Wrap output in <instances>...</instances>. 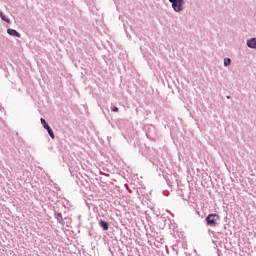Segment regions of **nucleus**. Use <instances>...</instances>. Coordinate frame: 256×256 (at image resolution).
I'll list each match as a JSON object with an SVG mask.
<instances>
[{"label": "nucleus", "instance_id": "nucleus-2", "mask_svg": "<svg viewBox=\"0 0 256 256\" xmlns=\"http://www.w3.org/2000/svg\"><path fill=\"white\" fill-rule=\"evenodd\" d=\"M40 121H41L44 129H46V131H48V134L51 137V139H55V133L53 132L51 127L49 125H47V121H45L44 118H41Z\"/></svg>", "mask_w": 256, "mask_h": 256}, {"label": "nucleus", "instance_id": "nucleus-1", "mask_svg": "<svg viewBox=\"0 0 256 256\" xmlns=\"http://www.w3.org/2000/svg\"><path fill=\"white\" fill-rule=\"evenodd\" d=\"M220 217L218 214H209L205 221L209 227H215L217 225V221H219Z\"/></svg>", "mask_w": 256, "mask_h": 256}, {"label": "nucleus", "instance_id": "nucleus-8", "mask_svg": "<svg viewBox=\"0 0 256 256\" xmlns=\"http://www.w3.org/2000/svg\"><path fill=\"white\" fill-rule=\"evenodd\" d=\"M56 219H57L58 223H63V215H61V213H58L56 215Z\"/></svg>", "mask_w": 256, "mask_h": 256}, {"label": "nucleus", "instance_id": "nucleus-7", "mask_svg": "<svg viewBox=\"0 0 256 256\" xmlns=\"http://www.w3.org/2000/svg\"><path fill=\"white\" fill-rule=\"evenodd\" d=\"M0 17H1L2 21H5V23H11V20H9V18H7V16H5V14H3V12H0Z\"/></svg>", "mask_w": 256, "mask_h": 256}, {"label": "nucleus", "instance_id": "nucleus-10", "mask_svg": "<svg viewBox=\"0 0 256 256\" xmlns=\"http://www.w3.org/2000/svg\"><path fill=\"white\" fill-rule=\"evenodd\" d=\"M112 111H113L114 113H117V112L119 111V108H117L116 106H114V107L112 108Z\"/></svg>", "mask_w": 256, "mask_h": 256}, {"label": "nucleus", "instance_id": "nucleus-3", "mask_svg": "<svg viewBox=\"0 0 256 256\" xmlns=\"http://www.w3.org/2000/svg\"><path fill=\"white\" fill-rule=\"evenodd\" d=\"M184 3L185 2L183 0H176V2L172 3V7L174 11H176L177 13H179L180 11H183Z\"/></svg>", "mask_w": 256, "mask_h": 256}, {"label": "nucleus", "instance_id": "nucleus-5", "mask_svg": "<svg viewBox=\"0 0 256 256\" xmlns=\"http://www.w3.org/2000/svg\"><path fill=\"white\" fill-rule=\"evenodd\" d=\"M7 33H8V35H12L13 37H21V34L19 32H17V30H15V29L9 28L7 30Z\"/></svg>", "mask_w": 256, "mask_h": 256}, {"label": "nucleus", "instance_id": "nucleus-4", "mask_svg": "<svg viewBox=\"0 0 256 256\" xmlns=\"http://www.w3.org/2000/svg\"><path fill=\"white\" fill-rule=\"evenodd\" d=\"M247 46L250 47V49H256V38L247 40Z\"/></svg>", "mask_w": 256, "mask_h": 256}, {"label": "nucleus", "instance_id": "nucleus-9", "mask_svg": "<svg viewBox=\"0 0 256 256\" xmlns=\"http://www.w3.org/2000/svg\"><path fill=\"white\" fill-rule=\"evenodd\" d=\"M224 65H225V67H229V65H231V60L229 58H225Z\"/></svg>", "mask_w": 256, "mask_h": 256}, {"label": "nucleus", "instance_id": "nucleus-11", "mask_svg": "<svg viewBox=\"0 0 256 256\" xmlns=\"http://www.w3.org/2000/svg\"><path fill=\"white\" fill-rule=\"evenodd\" d=\"M227 99H231V97H230V96H227Z\"/></svg>", "mask_w": 256, "mask_h": 256}, {"label": "nucleus", "instance_id": "nucleus-6", "mask_svg": "<svg viewBox=\"0 0 256 256\" xmlns=\"http://www.w3.org/2000/svg\"><path fill=\"white\" fill-rule=\"evenodd\" d=\"M99 225H100V227H102V229H103L104 231H109V223H107V222L101 220V221L99 222Z\"/></svg>", "mask_w": 256, "mask_h": 256}]
</instances>
